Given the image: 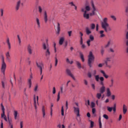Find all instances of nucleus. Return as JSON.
<instances>
[{"instance_id":"obj_19","label":"nucleus","mask_w":128,"mask_h":128,"mask_svg":"<svg viewBox=\"0 0 128 128\" xmlns=\"http://www.w3.org/2000/svg\"><path fill=\"white\" fill-rule=\"evenodd\" d=\"M106 96L108 98L112 96V92H110V88H106Z\"/></svg>"},{"instance_id":"obj_6","label":"nucleus","mask_w":128,"mask_h":128,"mask_svg":"<svg viewBox=\"0 0 128 128\" xmlns=\"http://www.w3.org/2000/svg\"><path fill=\"white\" fill-rule=\"evenodd\" d=\"M2 64L1 68V72L3 73V74H4V72H6V64L4 62V56H2Z\"/></svg>"},{"instance_id":"obj_29","label":"nucleus","mask_w":128,"mask_h":128,"mask_svg":"<svg viewBox=\"0 0 128 128\" xmlns=\"http://www.w3.org/2000/svg\"><path fill=\"white\" fill-rule=\"evenodd\" d=\"M34 106L35 108V110H36V95L34 96Z\"/></svg>"},{"instance_id":"obj_10","label":"nucleus","mask_w":128,"mask_h":128,"mask_svg":"<svg viewBox=\"0 0 128 128\" xmlns=\"http://www.w3.org/2000/svg\"><path fill=\"white\" fill-rule=\"evenodd\" d=\"M27 50L29 54H32L34 52V47H32L30 44H29L27 46Z\"/></svg>"},{"instance_id":"obj_35","label":"nucleus","mask_w":128,"mask_h":128,"mask_svg":"<svg viewBox=\"0 0 128 128\" xmlns=\"http://www.w3.org/2000/svg\"><path fill=\"white\" fill-rule=\"evenodd\" d=\"M112 108L113 107L107 106V110H108L109 112H112Z\"/></svg>"},{"instance_id":"obj_38","label":"nucleus","mask_w":128,"mask_h":128,"mask_svg":"<svg viewBox=\"0 0 128 128\" xmlns=\"http://www.w3.org/2000/svg\"><path fill=\"white\" fill-rule=\"evenodd\" d=\"M102 93H98L97 94H96V98H98V100H100V98H102Z\"/></svg>"},{"instance_id":"obj_3","label":"nucleus","mask_w":128,"mask_h":128,"mask_svg":"<svg viewBox=\"0 0 128 128\" xmlns=\"http://www.w3.org/2000/svg\"><path fill=\"white\" fill-rule=\"evenodd\" d=\"M42 48L43 50L45 51V56L48 58L50 56V46L48 44V40H46V43H43L42 44Z\"/></svg>"},{"instance_id":"obj_47","label":"nucleus","mask_w":128,"mask_h":128,"mask_svg":"<svg viewBox=\"0 0 128 128\" xmlns=\"http://www.w3.org/2000/svg\"><path fill=\"white\" fill-rule=\"evenodd\" d=\"M103 118H105L106 120H108V116L106 114H104L103 115Z\"/></svg>"},{"instance_id":"obj_11","label":"nucleus","mask_w":128,"mask_h":128,"mask_svg":"<svg viewBox=\"0 0 128 128\" xmlns=\"http://www.w3.org/2000/svg\"><path fill=\"white\" fill-rule=\"evenodd\" d=\"M66 72L69 76H70L74 80H76V78L74 77V74L72 73V71L70 70V69H66Z\"/></svg>"},{"instance_id":"obj_31","label":"nucleus","mask_w":128,"mask_h":128,"mask_svg":"<svg viewBox=\"0 0 128 128\" xmlns=\"http://www.w3.org/2000/svg\"><path fill=\"white\" fill-rule=\"evenodd\" d=\"M104 30H100V38H104V36H106V35L104 34Z\"/></svg>"},{"instance_id":"obj_45","label":"nucleus","mask_w":128,"mask_h":128,"mask_svg":"<svg viewBox=\"0 0 128 128\" xmlns=\"http://www.w3.org/2000/svg\"><path fill=\"white\" fill-rule=\"evenodd\" d=\"M90 106L92 108H94L96 106V104H94V102H92L90 104Z\"/></svg>"},{"instance_id":"obj_40","label":"nucleus","mask_w":128,"mask_h":128,"mask_svg":"<svg viewBox=\"0 0 128 128\" xmlns=\"http://www.w3.org/2000/svg\"><path fill=\"white\" fill-rule=\"evenodd\" d=\"M60 98V92H59L58 94L57 102H58Z\"/></svg>"},{"instance_id":"obj_41","label":"nucleus","mask_w":128,"mask_h":128,"mask_svg":"<svg viewBox=\"0 0 128 128\" xmlns=\"http://www.w3.org/2000/svg\"><path fill=\"white\" fill-rule=\"evenodd\" d=\"M91 30H94L96 28V24H90Z\"/></svg>"},{"instance_id":"obj_12","label":"nucleus","mask_w":128,"mask_h":128,"mask_svg":"<svg viewBox=\"0 0 128 128\" xmlns=\"http://www.w3.org/2000/svg\"><path fill=\"white\" fill-rule=\"evenodd\" d=\"M6 60L8 62H11L12 60H10V52H8L6 54Z\"/></svg>"},{"instance_id":"obj_50","label":"nucleus","mask_w":128,"mask_h":128,"mask_svg":"<svg viewBox=\"0 0 128 128\" xmlns=\"http://www.w3.org/2000/svg\"><path fill=\"white\" fill-rule=\"evenodd\" d=\"M94 122H92V121L90 122V128H94Z\"/></svg>"},{"instance_id":"obj_9","label":"nucleus","mask_w":128,"mask_h":128,"mask_svg":"<svg viewBox=\"0 0 128 128\" xmlns=\"http://www.w3.org/2000/svg\"><path fill=\"white\" fill-rule=\"evenodd\" d=\"M91 4H92V13H90V15L91 16H94V14H96V7L94 6V1L92 0L91 2Z\"/></svg>"},{"instance_id":"obj_56","label":"nucleus","mask_w":128,"mask_h":128,"mask_svg":"<svg viewBox=\"0 0 128 128\" xmlns=\"http://www.w3.org/2000/svg\"><path fill=\"white\" fill-rule=\"evenodd\" d=\"M86 44H87L88 46H90V40H88L86 42Z\"/></svg>"},{"instance_id":"obj_14","label":"nucleus","mask_w":128,"mask_h":128,"mask_svg":"<svg viewBox=\"0 0 128 128\" xmlns=\"http://www.w3.org/2000/svg\"><path fill=\"white\" fill-rule=\"evenodd\" d=\"M100 74H102V76L105 78H108V75L106 74L104 70H100Z\"/></svg>"},{"instance_id":"obj_36","label":"nucleus","mask_w":128,"mask_h":128,"mask_svg":"<svg viewBox=\"0 0 128 128\" xmlns=\"http://www.w3.org/2000/svg\"><path fill=\"white\" fill-rule=\"evenodd\" d=\"M14 118L15 120H16L18 118V111L16 110L14 111Z\"/></svg>"},{"instance_id":"obj_18","label":"nucleus","mask_w":128,"mask_h":128,"mask_svg":"<svg viewBox=\"0 0 128 128\" xmlns=\"http://www.w3.org/2000/svg\"><path fill=\"white\" fill-rule=\"evenodd\" d=\"M110 44H112V40H109L107 44L104 46V48H108Z\"/></svg>"},{"instance_id":"obj_54","label":"nucleus","mask_w":128,"mask_h":128,"mask_svg":"<svg viewBox=\"0 0 128 128\" xmlns=\"http://www.w3.org/2000/svg\"><path fill=\"white\" fill-rule=\"evenodd\" d=\"M100 52H101V54H104V48H102L101 49V50H100Z\"/></svg>"},{"instance_id":"obj_43","label":"nucleus","mask_w":128,"mask_h":128,"mask_svg":"<svg viewBox=\"0 0 128 128\" xmlns=\"http://www.w3.org/2000/svg\"><path fill=\"white\" fill-rule=\"evenodd\" d=\"M85 8L86 10L85 11L86 12H90V6H86Z\"/></svg>"},{"instance_id":"obj_39","label":"nucleus","mask_w":128,"mask_h":128,"mask_svg":"<svg viewBox=\"0 0 128 128\" xmlns=\"http://www.w3.org/2000/svg\"><path fill=\"white\" fill-rule=\"evenodd\" d=\"M61 114L62 116H64V106H62L61 108Z\"/></svg>"},{"instance_id":"obj_22","label":"nucleus","mask_w":128,"mask_h":128,"mask_svg":"<svg viewBox=\"0 0 128 128\" xmlns=\"http://www.w3.org/2000/svg\"><path fill=\"white\" fill-rule=\"evenodd\" d=\"M30 78L28 79V84L29 86V88H32V76H30Z\"/></svg>"},{"instance_id":"obj_17","label":"nucleus","mask_w":128,"mask_h":128,"mask_svg":"<svg viewBox=\"0 0 128 128\" xmlns=\"http://www.w3.org/2000/svg\"><path fill=\"white\" fill-rule=\"evenodd\" d=\"M48 14L46 13V11H44V21L45 24L48 22Z\"/></svg>"},{"instance_id":"obj_26","label":"nucleus","mask_w":128,"mask_h":128,"mask_svg":"<svg viewBox=\"0 0 128 128\" xmlns=\"http://www.w3.org/2000/svg\"><path fill=\"white\" fill-rule=\"evenodd\" d=\"M64 37L60 38L59 40V44H60V46L62 45V44H64Z\"/></svg>"},{"instance_id":"obj_4","label":"nucleus","mask_w":128,"mask_h":128,"mask_svg":"<svg viewBox=\"0 0 128 128\" xmlns=\"http://www.w3.org/2000/svg\"><path fill=\"white\" fill-rule=\"evenodd\" d=\"M94 61V56L92 54V52H90V54L88 56V65L90 66V68L92 67V62Z\"/></svg>"},{"instance_id":"obj_34","label":"nucleus","mask_w":128,"mask_h":128,"mask_svg":"<svg viewBox=\"0 0 128 128\" xmlns=\"http://www.w3.org/2000/svg\"><path fill=\"white\" fill-rule=\"evenodd\" d=\"M66 62L67 64H74V61H70V59H68V58H66Z\"/></svg>"},{"instance_id":"obj_64","label":"nucleus","mask_w":128,"mask_h":128,"mask_svg":"<svg viewBox=\"0 0 128 128\" xmlns=\"http://www.w3.org/2000/svg\"><path fill=\"white\" fill-rule=\"evenodd\" d=\"M4 116H6L4 114V112H3L2 113V118H4Z\"/></svg>"},{"instance_id":"obj_27","label":"nucleus","mask_w":128,"mask_h":128,"mask_svg":"<svg viewBox=\"0 0 128 128\" xmlns=\"http://www.w3.org/2000/svg\"><path fill=\"white\" fill-rule=\"evenodd\" d=\"M76 64L78 68L80 69L82 68V64L78 61H76Z\"/></svg>"},{"instance_id":"obj_7","label":"nucleus","mask_w":128,"mask_h":128,"mask_svg":"<svg viewBox=\"0 0 128 128\" xmlns=\"http://www.w3.org/2000/svg\"><path fill=\"white\" fill-rule=\"evenodd\" d=\"M36 66L40 71V74L42 76V69L44 68V65L42 62H36Z\"/></svg>"},{"instance_id":"obj_63","label":"nucleus","mask_w":128,"mask_h":128,"mask_svg":"<svg viewBox=\"0 0 128 128\" xmlns=\"http://www.w3.org/2000/svg\"><path fill=\"white\" fill-rule=\"evenodd\" d=\"M84 84L86 86H88V80H84Z\"/></svg>"},{"instance_id":"obj_44","label":"nucleus","mask_w":128,"mask_h":128,"mask_svg":"<svg viewBox=\"0 0 128 128\" xmlns=\"http://www.w3.org/2000/svg\"><path fill=\"white\" fill-rule=\"evenodd\" d=\"M38 8L39 12L42 14V6H38Z\"/></svg>"},{"instance_id":"obj_60","label":"nucleus","mask_w":128,"mask_h":128,"mask_svg":"<svg viewBox=\"0 0 128 128\" xmlns=\"http://www.w3.org/2000/svg\"><path fill=\"white\" fill-rule=\"evenodd\" d=\"M88 77L90 78H92V73L90 72H88Z\"/></svg>"},{"instance_id":"obj_48","label":"nucleus","mask_w":128,"mask_h":128,"mask_svg":"<svg viewBox=\"0 0 128 128\" xmlns=\"http://www.w3.org/2000/svg\"><path fill=\"white\" fill-rule=\"evenodd\" d=\"M80 45L82 46L81 48H82V50H84V49L86 48V46L84 44H80Z\"/></svg>"},{"instance_id":"obj_52","label":"nucleus","mask_w":128,"mask_h":128,"mask_svg":"<svg viewBox=\"0 0 128 128\" xmlns=\"http://www.w3.org/2000/svg\"><path fill=\"white\" fill-rule=\"evenodd\" d=\"M20 128H24V122L21 121L20 122Z\"/></svg>"},{"instance_id":"obj_13","label":"nucleus","mask_w":128,"mask_h":128,"mask_svg":"<svg viewBox=\"0 0 128 128\" xmlns=\"http://www.w3.org/2000/svg\"><path fill=\"white\" fill-rule=\"evenodd\" d=\"M60 23L57 24V29L56 30V34L58 36L60 34Z\"/></svg>"},{"instance_id":"obj_21","label":"nucleus","mask_w":128,"mask_h":128,"mask_svg":"<svg viewBox=\"0 0 128 128\" xmlns=\"http://www.w3.org/2000/svg\"><path fill=\"white\" fill-rule=\"evenodd\" d=\"M42 116L43 118H44L46 116V106H42Z\"/></svg>"},{"instance_id":"obj_51","label":"nucleus","mask_w":128,"mask_h":128,"mask_svg":"<svg viewBox=\"0 0 128 128\" xmlns=\"http://www.w3.org/2000/svg\"><path fill=\"white\" fill-rule=\"evenodd\" d=\"M58 58H55V66H58Z\"/></svg>"},{"instance_id":"obj_16","label":"nucleus","mask_w":128,"mask_h":128,"mask_svg":"<svg viewBox=\"0 0 128 128\" xmlns=\"http://www.w3.org/2000/svg\"><path fill=\"white\" fill-rule=\"evenodd\" d=\"M122 112L124 114H126V112H128V106H126V105L124 104H123Z\"/></svg>"},{"instance_id":"obj_46","label":"nucleus","mask_w":128,"mask_h":128,"mask_svg":"<svg viewBox=\"0 0 128 128\" xmlns=\"http://www.w3.org/2000/svg\"><path fill=\"white\" fill-rule=\"evenodd\" d=\"M92 114H94V116H96V108H92Z\"/></svg>"},{"instance_id":"obj_33","label":"nucleus","mask_w":128,"mask_h":128,"mask_svg":"<svg viewBox=\"0 0 128 128\" xmlns=\"http://www.w3.org/2000/svg\"><path fill=\"white\" fill-rule=\"evenodd\" d=\"M80 59L82 62H84V54H82V53H80Z\"/></svg>"},{"instance_id":"obj_20","label":"nucleus","mask_w":128,"mask_h":128,"mask_svg":"<svg viewBox=\"0 0 128 128\" xmlns=\"http://www.w3.org/2000/svg\"><path fill=\"white\" fill-rule=\"evenodd\" d=\"M104 92H106V86H102L100 88V94H104Z\"/></svg>"},{"instance_id":"obj_15","label":"nucleus","mask_w":128,"mask_h":128,"mask_svg":"<svg viewBox=\"0 0 128 128\" xmlns=\"http://www.w3.org/2000/svg\"><path fill=\"white\" fill-rule=\"evenodd\" d=\"M20 2H22V1H20V0H19L16 2V10H20Z\"/></svg>"},{"instance_id":"obj_1","label":"nucleus","mask_w":128,"mask_h":128,"mask_svg":"<svg viewBox=\"0 0 128 128\" xmlns=\"http://www.w3.org/2000/svg\"><path fill=\"white\" fill-rule=\"evenodd\" d=\"M104 66L106 68H112V57H106L104 60V62L103 64H98V67L102 68Z\"/></svg>"},{"instance_id":"obj_24","label":"nucleus","mask_w":128,"mask_h":128,"mask_svg":"<svg viewBox=\"0 0 128 128\" xmlns=\"http://www.w3.org/2000/svg\"><path fill=\"white\" fill-rule=\"evenodd\" d=\"M86 32L88 36H89V34H92V31L90 30V28H88V27H86Z\"/></svg>"},{"instance_id":"obj_61","label":"nucleus","mask_w":128,"mask_h":128,"mask_svg":"<svg viewBox=\"0 0 128 128\" xmlns=\"http://www.w3.org/2000/svg\"><path fill=\"white\" fill-rule=\"evenodd\" d=\"M56 87L53 88V91L52 94H56Z\"/></svg>"},{"instance_id":"obj_25","label":"nucleus","mask_w":128,"mask_h":128,"mask_svg":"<svg viewBox=\"0 0 128 128\" xmlns=\"http://www.w3.org/2000/svg\"><path fill=\"white\" fill-rule=\"evenodd\" d=\"M114 80L112 78L110 79V83L109 84V88H112V86H114Z\"/></svg>"},{"instance_id":"obj_49","label":"nucleus","mask_w":128,"mask_h":128,"mask_svg":"<svg viewBox=\"0 0 128 128\" xmlns=\"http://www.w3.org/2000/svg\"><path fill=\"white\" fill-rule=\"evenodd\" d=\"M84 44V40L82 37H80V44Z\"/></svg>"},{"instance_id":"obj_8","label":"nucleus","mask_w":128,"mask_h":128,"mask_svg":"<svg viewBox=\"0 0 128 128\" xmlns=\"http://www.w3.org/2000/svg\"><path fill=\"white\" fill-rule=\"evenodd\" d=\"M75 104L76 106H74V112H75V114H76V116H80V107L78 106V102H75Z\"/></svg>"},{"instance_id":"obj_32","label":"nucleus","mask_w":128,"mask_h":128,"mask_svg":"<svg viewBox=\"0 0 128 128\" xmlns=\"http://www.w3.org/2000/svg\"><path fill=\"white\" fill-rule=\"evenodd\" d=\"M6 42H7L9 50H10L11 46H10V38H7Z\"/></svg>"},{"instance_id":"obj_55","label":"nucleus","mask_w":128,"mask_h":128,"mask_svg":"<svg viewBox=\"0 0 128 128\" xmlns=\"http://www.w3.org/2000/svg\"><path fill=\"white\" fill-rule=\"evenodd\" d=\"M1 108H2V112H4V106L2 104H1Z\"/></svg>"},{"instance_id":"obj_59","label":"nucleus","mask_w":128,"mask_h":128,"mask_svg":"<svg viewBox=\"0 0 128 128\" xmlns=\"http://www.w3.org/2000/svg\"><path fill=\"white\" fill-rule=\"evenodd\" d=\"M69 4H70L71 6H75V4H74V2H69Z\"/></svg>"},{"instance_id":"obj_23","label":"nucleus","mask_w":128,"mask_h":128,"mask_svg":"<svg viewBox=\"0 0 128 128\" xmlns=\"http://www.w3.org/2000/svg\"><path fill=\"white\" fill-rule=\"evenodd\" d=\"M83 16L86 20H88L90 18V14H86V11L84 12V13L83 14Z\"/></svg>"},{"instance_id":"obj_58","label":"nucleus","mask_w":128,"mask_h":128,"mask_svg":"<svg viewBox=\"0 0 128 128\" xmlns=\"http://www.w3.org/2000/svg\"><path fill=\"white\" fill-rule=\"evenodd\" d=\"M110 18L114 20H116V18L114 16H111Z\"/></svg>"},{"instance_id":"obj_30","label":"nucleus","mask_w":128,"mask_h":128,"mask_svg":"<svg viewBox=\"0 0 128 128\" xmlns=\"http://www.w3.org/2000/svg\"><path fill=\"white\" fill-rule=\"evenodd\" d=\"M89 38L88 40H90V42H94V37L92 34L90 35Z\"/></svg>"},{"instance_id":"obj_57","label":"nucleus","mask_w":128,"mask_h":128,"mask_svg":"<svg viewBox=\"0 0 128 128\" xmlns=\"http://www.w3.org/2000/svg\"><path fill=\"white\" fill-rule=\"evenodd\" d=\"M38 86L36 85L34 88V92H36L38 90Z\"/></svg>"},{"instance_id":"obj_5","label":"nucleus","mask_w":128,"mask_h":128,"mask_svg":"<svg viewBox=\"0 0 128 128\" xmlns=\"http://www.w3.org/2000/svg\"><path fill=\"white\" fill-rule=\"evenodd\" d=\"M95 80L96 82H98L100 80V84L102 86H104V78L103 76L100 77V76L96 75L95 76Z\"/></svg>"},{"instance_id":"obj_62","label":"nucleus","mask_w":128,"mask_h":128,"mask_svg":"<svg viewBox=\"0 0 128 128\" xmlns=\"http://www.w3.org/2000/svg\"><path fill=\"white\" fill-rule=\"evenodd\" d=\"M110 52H114V49H112V48H110Z\"/></svg>"},{"instance_id":"obj_2","label":"nucleus","mask_w":128,"mask_h":128,"mask_svg":"<svg viewBox=\"0 0 128 128\" xmlns=\"http://www.w3.org/2000/svg\"><path fill=\"white\" fill-rule=\"evenodd\" d=\"M101 26L102 28H103L106 32H110L112 28L110 26V24L108 23V18H106L103 20V21L101 22Z\"/></svg>"},{"instance_id":"obj_28","label":"nucleus","mask_w":128,"mask_h":128,"mask_svg":"<svg viewBox=\"0 0 128 128\" xmlns=\"http://www.w3.org/2000/svg\"><path fill=\"white\" fill-rule=\"evenodd\" d=\"M36 22L38 25V28H40V19H38V18H36Z\"/></svg>"},{"instance_id":"obj_37","label":"nucleus","mask_w":128,"mask_h":128,"mask_svg":"<svg viewBox=\"0 0 128 128\" xmlns=\"http://www.w3.org/2000/svg\"><path fill=\"white\" fill-rule=\"evenodd\" d=\"M17 38H18L19 45L20 46V44H22V40L20 39V35H18Z\"/></svg>"},{"instance_id":"obj_42","label":"nucleus","mask_w":128,"mask_h":128,"mask_svg":"<svg viewBox=\"0 0 128 128\" xmlns=\"http://www.w3.org/2000/svg\"><path fill=\"white\" fill-rule=\"evenodd\" d=\"M8 120L9 124L10 126V128H12V120H10V117H8Z\"/></svg>"},{"instance_id":"obj_53","label":"nucleus","mask_w":128,"mask_h":128,"mask_svg":"<svg viewBox=\"0 0 128 128\" xmlns=\"http://www.w3.org/2000/svg\"><path fill=\"white\" fill-rule=\"evenodd\" d=\"M0 12H1V16H4V9H0Z\"/></svg>"}]
</instances>
